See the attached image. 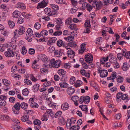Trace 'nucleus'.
Masks as SVG:
<instances>
[{
	"mask_svg": "<svg viewBox=\"0 0 130 130\" xmlns=\"http://www.w3.org/2000/svg\"><path fill=\"white\" fill-rule=\"evenodd\" d=\"M21 104V108L25 110V112H24V113L25 115L32 114L33 113V111L31 110H27V109L28 107V104L23 102Z\"/></svg>",
	"mask_w": 130,
	"mask_h": 130,
	"instance_id": "obj_1",
	"label": "nucleus"
},
{
	"mask_svg": "<svg viewBox=\"0 0 130 130\" xmlns=\"http://www.w3.org/2000/svg\"><path fill=\"white\" fill-rule=\"evenodd\" d=\"M61 61L59 60H55L54 59H52L50 61V66L55 68H58L60 67Z\"/></svg>",
	"mask_w": 130,
	"mask_h": 130,
	"instance_id": "obj_2",
	"label": "nucleus"
},
{
	"mask_svg": "<svg viewBox=\"0 0 130 130\" xmlns=\"http://www.w3.org/2000/svg\"><path fill=\"white\" fill-rule=\"evenodd\" d=\"M85 60L87 63H90L92 62L93 57L92 55L88 54L85 55Z\"/></svg>",
	"mask_w": 130,
	"mask_h": 130,
	"instance_id": "obj_3",
	"label": "nucleus"
},
{
	"mask_svg": "<svg viewBox=\"0 0 130 130\" xmlns=\"http://www.w3.org/2000/svg\"><path fill=\"white\" fill-rule=\"evenodd\" d=\"M25 28L23 27H20L19 30V31L17 29L15 30V31L14 32V36L15 37L16 36H17V34L18 33V34L19 35H22L25 32Z\"/></svg>",
	"mask_w": 130,
	"mask_h": 130,
	"instance_id": "obj_4",
	"label": "nucleus"
},
{
	"mask_svg": "<svg viewBox=\"0 0 130 130\" xmlns=\"http://www.w3.org/2000/svg\"><path fill=\"white\" fill-rule=\"evenodd\" d=\"M98 73H100V76L102 77H106L108 74L107 71L105 70H101L99 69H98Z\"/></svg>",
	"mask_w": 130,
	"mask_h": 130,
	"instance_id": "obj_5",
	"label": "nucleus"
},
{
	"mask_svg": "<svg viewBox=\"0 0 130 130\" xmlns=\"http://www.w3.org/2000/svg\"><path fill=\"white\" fill-rule=\"evenodd\" d=\"M48 1L47 0H43L38 4V5L37 6V8L38 9L40 8H43L45 7L47 4Z\"/></svg>",
	"mask_w": 130,
	"mask_h": 130,
	"instance_id": "obj_6",
	"label": "nucleus"
},
{
	"mask_svg": "<svg viewBox=\"0 0 130 130\" xmlns=\"http://www.w3.org/2000/svg\"><path fill=\"white\" fill-rule=\"evenodd\" d=\"M5 54L7 57H13L14 56V55L13 51L8 49L7 51L5 53Z\"/></svg>",
	"mask_w": 130,
	"mask_h": 130,
	"instance_id": "obj_7",
	"label": "nucleus"
},
{
	"mask_svg": "<svg viewBox=\"0 0 130 130\" xmlns=\"http://www.w3.org/2000/svg\"><path fill=\"white\" fill-rule=\"evenodd\" d=\"M29 117L28 116L24 115L23 116L21 117V120L23 122H26L28 124L31 123V122L28 120Z\"/></svg>",
	"mask_w": 130,
	"mask_h": 130,
	"instance_id": "obj_8",
	"label": "nucleus"
},
{
	"mask_svg": "<svg viewBox=\"0 0 130 130\" xmlns=\"http://www.w3.org/2000/svg\"><path fill=\"white\" fill-rule=\"evenodd\" d=\"M80 72L82 75H85L86 77L88 78L89 77L90 75V71H89L87 72H86L85 70L83 69H82Z\"/></svg>",
	"mask_w": 130,
	"mask_h": 130,
	"instance_id": "obj_9",
	"label": "nucleus"
},
{
	"mask_svg": "<svg viewBox=\"0 0 130 130\" xmlns=\"http://www.w3.org/2000/svg\"><path fill=\"white\" fill-rule=\"evenodd\" d=\"M16 7L17 8H20L22 9H25L26 8L25 5L22 3H18L16 5Z\"/></svg>",
	"mask_w": 130,
	"mask_h": 130,
	"instance_id": "obj_10",
	"label": "nucleus"
},
{
	"mask_svg": "<svg viewBox=\"0 0 130 130\" xmlns=\"http://www.w3.org/2000/svg\"><path fill=\"white\" fill-rule=\"evenodd\" d=\"M109 57L111 58L109 59V61L110 62L114 63L117 62V58L116 57L113 56L112 54H110Z\"/></svg>",
	"mask_w": 130,
	"mask_h": 130,
	"instance_id": "obj_11",
	"label": "nucleus"
},
{
	"mask_svg": "<svg viewBox=\"0 0 130 130\" xmlns=\"http://www.w3.org/2000/svg\"><path fill=\"white\" fill-rule=\"evenodd\" d=\"M67 91L68 94L70 95L75 92V90L74 88L70 87L67 88Z\"/></svg>",
	"mask_w": 130,
	"mask_h": 130,
	"instance_id": "obj_12",
	"label": "nucleus"
},
{
	"mask_svg": "<svg viewBox=\"0 0 130 130\" xmlns=\"http://www.w3.org/2000/svg\"><path fill=\"white\" fill-rule=\"evenodd\" d=\"M126 50H124L123 52V54L124 56H125L126 58L130 59V51L126 52Z\"/></svg>",
	"mask_w": 130,
	"mask_h": 130,
	"instance_id": "obj_13",
	"label": "nucleus"
},
{
	"mask_svg": "<svg viewBox=\"0 0 130 130\" xmlns=\"http://www.w3.org/2000/svg\"><path fill=\"white\" fill-rule=\"evenodd\" d=\"M26 34L27 37H30L33 35V31L31 29L29 28L27 29Z\"/></svg>",
	"mask_w": 130,
	"mask_h": 130,
	"instance_id": "obj_14",
	"label": "nucleus"
},
{
	"mask_svg": "<svg viewBox=\"0 0 130 130\" xmlns=\"http://www.w3.org/2000/svg\"><path fill=\"white\" fill-rule=\"evenodd\" d=\"M69 106L68 104L67 103H63L61 105V108L63 110H66L68 109Z\"/></svg>",
	"mask_w": 130,
	"mask_h": 130,
	"instance_id": "obj_15",
	"label": "nucleus"
},
{
	"mask_svg": "<svg viewBox=\"0 0 130 130\" xmlns=\"http://www.w3.org/2000/svg\"><path fill=\"white\" fill-rule=\"evenodd\" d=\"M20 12L19 11L15 10L12 13V16L14 18H18L20 16Z\"/></svg>",
	"mask_w": 130,
	"mask_h": 130,
	"instance_id": "obj_16",
	"label": "nucleus"
},
{
	"mask_svg": "<svg viewBox=\"0 0 130 130\" xmlns=\"http://www.w3.org/2000/svg\"><path fill=\"white\" fill-rule=\"evenodd\" d=\"M13 107L17 110H19L21 109V104L19 102L16 103L14 105Z\"/></svg>",
	"mask_w": 130,
	"mask_h": 130,
	"instance_id": "obj_17",
	"label": "nucleus"
},
{
	"mask_svg": "<svg viewBox=\"0 0 130 130\" xmlns=\"http://www.w3.org/2000/svg\"><path fill=\"white\" fill-rule=\"evenodd\" d=\"M129 66L127 62H125L123 63V66L122 67L123 70L124 71H126L128 69Z\"/></svg>",
	"mask_w": 130,
	"mask_h": 130,
	"instance_id": "obj_18",
	"label": "nucleus"
},
{
	"mask_svg": "<svg viewBox=\"0 0 130 130\" xmlns=\"http://www.w3.org/2000/svg\"><path fill=\"white\" fill-rule=\"evenodd\" d=\"M122 99L123 100H125V102H127L129 100V98L128 97L127 95L126 94L122 95Z\"/></svg>",
	"mask_w": 130,
	"mask_h": 130,
	"instance_id": "obj_19",
	"label": "nucleus"
},
{
	"mask_svg": "<svg viewBox=\"0 0 130 130\" xmlns=\"http://www.w3.org/2000/svg\"><path fill=\"white\" fill-rule=\"evenodd\" d=\"M93 4L96 6H94V7H96V9L98 10L100 9V5L99 4L98 2H97L96 0H94V1L93 2Z\"/></svg>",
	"mask_w": 130,
	"mask_h": 130,
	"instance_id": "obj_20",
	"label": "nucleus"
},
{
	"mask_svg": "<svg viewBox=\"0 0 130 130\" xmlns=\"http://www.w3.org/2000/svg\"><path fill=\"white\" fill-rule=\"evenodd\" d=\"M82 83H83L81 80H77L76 81V82L74 85V86L76 88L79 87L82 85Z\"/></svg>",
	"mask_w": 130,
	"mask_h": 130,
	"instance_id": "obj_21",
	"label": "nucleus"
},
{
	"mask_svg": "<svg viewBox=\"0 0 130 130\" xmlns=\"http://www.w3.org/2000/svg\"><path fill=\"white\" fill-rule=\"evenodd\" d=\"M57 46L59 47L63 46V47H64V45L63 41L61 40H59L57 41Z\"/></svg>",
	"mask_w": 130,
	"mask_h": 130,
	"instance_id": "obj_22",
	"label": "nucleus"
},
{
	"mask_svg": "<svg viewBox=\"0 0 130 130\" xmlns=\"http://www.w3.org/2000/svg\"><path fill=\"white\" fill-rule=\"evenodd\" d=\"M39 85L38 84L35 85L33 87V90L34 92H37L39 89Z\"/></svg>",
	"mask_w": 130,
	"mask_h": 130,
	"instance_id": "obj_23",
	"label": "nucleus"
},
{
	"mask_svg": "<svg viewBox=\"0 0 130 130\" xmlns=\"http://www.w3.org/2000/svg\"><path fill=\"white\" fill-rule=\"evenodd\" d=\"M59 84L60 86L62 88H66L68 87V84L66 82H61Z\"/></svg>",
	"mask_w": 130,
	"mask_h": 130,
	"instance_id": "obj_24",
	"label": "nucleus"
},
{
	"mask_svg": "<svg viewBox=\"0 0 130 130\" xmlns=\"http://www.w3.org/2000/svg\"><path fill=\"white\" fill-rule=\"evenodd\" d=\"M77 46V44L75 42H69L68 44V46L71 47H75Z\"/></svg>",
	"mask_w": 130,
	"mask_h": 130,
	"instance_id": "obj_25",
	"label": "nucleus"
},
{
	"mask_svg": "<svg viewBox=\"0 0 130 130\" xmlns=\"http://www.w3.org/2000/svg\"><path fill=\"white\" fill-rule=\"evenodd\" d=\"M108 59V57L107 56L106 58L105 57H103L101 59V63L103 64L105 63L106 61H107Z\"/></svg>",
	"mask_w": 130,
	"mask_h": 130,
	"instance_id": "obj_26",
	"label": "nucleus"
},
{
	"mask_svg": "<svg viewBox=\"0 0 130 130\" xmlns=\"http://www.w3.org/2000/svg\"><path fill=\"white\" fill-rule=\"evenodd\" d=\"M79 129V127L77 125L73 126L69 128L70 130H78Z\"/></svg>",
	"mask_w": 130,
	"mask_h": 130,
	"instance_id": "obj_27",
	"label": "nucleus"
},
{
	"mask_svg": "<svg viewBox=\"0 0 130 130\" xmlns=\"http://www.w3.org/2000/svg\"><path fill=\"white\" fill-rule=\"evenodd\" d=\"M3 83L4 85L6 86H8L10 85V82L8 80L5 79H3L2 80Z\"/></svg>",
	"mask_w": 130,
	"mask_h": 130,
	"instance_id": "obj_28",
	"label": "nucleus"
},
{
	"mask_svg": "<svg viewBox=\"0 0 130 130\" xmlns=\"http://www.w3.org/2000/svg\"><path fill=\"white\" fill-rule=\"evenodd\" d=\"M48 31L47 30H43L41 32L40 35L42 36H45L48 35Z\"/></svg>",
	"mask_w": 130,
	"mask_h": 130,
	"instance_id": "obj_29",
	"label": "nucleus"
},
{
	"mask_svg": "<svg viewBox=\"0 0 130 130\" xmlns=\"http://www.w3.org/2000/svg\"><path fill=\"white\" fill-rule=\"evenodd\" d=\"M22 93L23 95L24 96H27L29 93V91L27 88H25L22 91Z\"/></svg>",
	"mask_w": 130,
	"mask_h": 130,
	"instance_id": "obj_30",
	"label": "nucleus"
},
{
	"mask_svg": "<svg viewBox=\"0 0 130 130\" xmlns=\"http://www.w3.org/2000/svg\"><path fill=\"white\" fill-rule=\"evenodd\" d=\"M44 11L45 14H49L51 12V9L49 8H46L45 9Z\"/></svg>",
	"mask_w": 130,
	"mask_h": 130,
	"instance_id": "obj_31",
	"label": "nucleus"
},
{
	"mask_svg": "<svg viewBox=\"0 0 130 130\" xmlns=\"http://www.w3.org/2000/svg\"><path fill=\"white\" fill-rule=\"evenodd\" d=\"M84 27L86 28L88 27L90 28L91 25L90 24V21L88 20L84 24Z\"/></svg>",
	"mask_w": 130,
	"mask_h": 130,
	"instance_id": "obj_32",
	"label": "nucleus"
},
{
	"mask_svg": "<svg viewBox=\"0 0 130 130\" xmlns=\"http://www.w3.org/2000/svg\"><path fill=\"white\" fill-rule=\"evenodd\" d=\"M50 5L52 8L54 10L56 11L58 10L59 8L58 6L54 4H51Z\"/></svg>",
	"mask_w": 130,
	"mask_h": 130,
	"instance_id": "obj_33",
	"label": "nucleus"
},
{
	"mask_svg": "<svg viewBox=\"0 0 130 130\" xmlns=\"http://www.w3.org/2000/svg\"><path fill=\"white\" fill-rule=\"evenodd\" d=\"M113 0H104L103 1V3L104 5H107L108 3L111 4L112 3V2Z\"/></svg>",
	"mask_w": 130,
	"mask_h": 130,
	"instance_id": "obj_34",
	"label": "nucleus"
},
{
	"mask_svg": "<svg viewBox=\"0 0 130 130\" xmlns=\"http://www.w3.org/2000/svg\"><path fill=\"white\" fill-rule=\"evenodd\" d=\"M66 121L63 118H61L59 119V123L61 125H63L65 124Z\"/></svg>",
	"mask_w": 130,
	"mask_h": 130,
	"instance_id": "obj_35",
	"label": "nucleus"
},
{
	"mask_svg": "<svg viewBox=\"0 0 130 130\" xmlns=\"http://www.w3.org/2000/svg\"><path fill=\"white\" fill-rule=\"evenodd\" d=\"M90 98L88 96H86L84 98V102L85 103H88L90 100Z\"/></svg>",
	"mask_w": 130,
	"mask_h": 130,
	"instance_id": "obj_36",
	"label": "nucleus"
},
{
	"mask_svg": "<svg viewBox=\"0 0 130 130\" xmlns=\"http://www.w3.org/2000/svg\"><path fill=\"white\" fill-rule=\"evenodd\" d=\"M34 27L37 29H39L41 27V25L38 22L36 23L34 26Z\"/></svg>",
	"mask_w": 130,
	"mask_h": 130,
	"instance_id": "obj_37",
	"label": "nucleus"
},
{
	"mask_svg": "<svg viewBox=\"0 0 130 130\" xmlns=\"http://www.w3.org/2000/svg\"><path fill=\"white\" fill-rule=\"evenodd\" d=\"M8 24L10 28H13L15 25L14 22L11 21H9L8 22Z\"/></svg>",
	"mask_w": 130,
	"mask_h": 130,
	"instance_id": "obj_38",
	"label": "nucleus"
},
{
	"mask_svg": "<svg viewBox=\"0 0 130 130\" xmlns=\"http://www.w3.org/2000/svg\"><path fill=\"white\" fill-rule=\"evenodd\" d=\"M66 73V71H64L63 69H61L58 70V73L60 75H65Z\"/></svg>",
	"mask_w": 130,
	"mask_h": 130,
	"instance_id": "obj_39",
	"label": "nucleus"
},
{
	"mask_svg": "<svg viewBox=\"0 0 130 130\" xmlns=\"http://www.w3.org/2000/svg\"><path fill=\"white\" fill-rule=\"evenodd\" d=\"M72 19L71 18H69L65 21V23L66 24L69 25L72 23Z\"/></svg>",
	"mask_w": 130,
	"mask_h": 130,
	"instance_id": "obj_40",
	"label": "nucleus"
},
{
	"mask_svg": "<svg viewBox=\"0 0 130 130\" xmlns=\"http://www.w3.org/2000/svg\"><path fill=\"white\" fill-rule=\"evenodd\" d=\"M70 119H67L66 124V126L68 128H69L71 126V124L70 123Z\"/></svg>",
	"mask_w": 130,
	"mask_h": 130,
	"instance_id": "obj_41",
	"label": "nucleus"
},
{
	"mask_svg": "<svg viewBox=\"0 0 130 130\" xmlns=\"http://www.w3.org/2000/svg\"><path fill=\"white\" fill-rule=\"evenodd\" d=\"M62 113V112L61 111H58L55 115V117L56 118H57L58 117L60 116Z\"/></svg>",
	"mask_w": 130,
	"mask_h": 130,
	"instance_id": "obj_42",
	"label": "nucleus"
},
{
	"mask_svg": "<svg viewBox=\"0 0 130 130\" xmlns=\"http://www.w3.org/2000/svg\"><path fill=\"white\" fill-rule=\"evenodd\" d=\"M75 79L74 77L73 76L71 77L70 79V83L71 84H74L75 82Z\"/></svg>",
	"mask_w": 130,
	"mask_h": 130,
	"instance_id": "obj_43",
	"label": "nucleus"
},
{
	"mask_svg": "<svg viewBox=\"0 0 130 130\" xmlns=\"http://www.w3.org/2000/svg\"><path fill=\"white\" fill-rule=\"evenodd\" d=\"M72 100L74 102H77L79 100V98L77 96H74L72 97Z\"/></svg>",
	"mask_w": 130,
	"mask_h": 130,
	"instance_id": "obj_44",
	"label": "nucleus"
},
{
	"mask_svg": "<svg viewBox=\"0 0 130 130\" xmlns=\"http://www.w3.org/2000/svg\"><path fill=\"white\" fill-rule=\"evenodd\" d=\"M24 21V19L23 18L20 17L19 18L18 21V24H20L23 23Z\"/></svg>",
	"mask_w": 130,
	"mask_h": 130,
	"instance_id": "obj_45",
	"label": "nucleus"
},
{
	"mask_svg": "<svg viewBox=\"0 0 130 130\" xmlns=\"http://www.w3.org/2000/svg\"><path fill=\"white\" fill-rule=\"evenodd\" d=\"M24 82L28 85H31L32 84L31 81L28 79H25L24 80Z\"/></svg>",
	"mask_w": 130,
	"mask_h": 130,
	"instance_id": "obj_46",
	"label": "nucleus"
},
{
	"mask_svg": "<svg viewBox=\"0 0 130 130\" xmlns=\"http://www.w3.org/2000/svg\"><path fill=\"white\" fill-rule=\"evenodd\" d=\"M47 115L46 113L44 114L41 120L43 121H46L48 120L47 117Z\"/></svg>",
	"mask_w": 130,
	"mask_h": 130,
	"instance_id": "obj_47",
	"label": "nucleus"
},
{
	"mask_svg": "<svg viewBox=\"0 0 130 130\" xmlns=\"http://www.w3.org/2000/svg\"><path fill=\"white\" fill-rule=\"evenodd\" d=\"M23 55L26 54L27 52V51L24 46L22 48V50L21 51Z\"/></svg>",
	"mask_w": 130,
	"mask_h": 130,
	"instance_id": "obj_48",
	"label": "nucleus"
},
{
	"mask_svg": "<svg viewBox=\"0 0 130 130\" xmlns=\"http://www.w3.org/2000/svg\"><path fill=\"white\" fill-rule=\"evenodd\" d=\"M33 123L34 124L36 125H40L41 124L40 121L38 120H35L33 122Z\"/></svg>",
	"mask_w": 130,
	"mask_h": 130,
	"instance_id": "obj_49",
	"label": "nucleus"
},
{
	"mask_svg": "<svg viewBox=\"0 0 130 130\" xmlns=\"http://www.w3.org/2000/svg\"><path fill=\"white\" fill-rule=\"evenodd\" d=\"M62 34V31L61 30L57 31L55 32L54 33V36H59L60 35Z\"/></svg>",
	"mask_w": 130,
	"mask_h": 130,
	"instance_id": "obj_50",
	"label": "nucleus"
},
{
	"mask_svg": "<svg viewBox=\"0 0 130 130\" xmlns=\"http://www.w3.org/2000/svg\"><path fill=\"white\" fill-rule=\"evenodd\" d=\"M30 79L32 81L35 82L37 80V79L35 78L32 74H31L30 75Z\"/></svg>",
	"mask_w": 130,
	"mask_h": 130,
	"instance_id": "obj_51",
	"label": "nucleus"
},
{
	"mask_svg": "<svg viewBox=\"0 0 130 130\" xmlns=\"http://www.w3.org/2000/svg\"><path fill=\"white\" fill-rule=\"evenodd\" d=\"M71 64L70 63H65L64 65V68L66 69H69L71 67Z\"/></svg>",
	"mask_w": 130,
	"mask_h": 130,
	"instance_id": "obj_52",
	"label": "nucleus"
},
{
	"mask_svg": "<svg viewBox=\"0 0 130 130\" xmlns=\"http://www.w3.org/2000/svg\"><path fill=\"white\" fill-rule=\"evenodd\" d=\"M93 7L89 4L87 5V6L86 7L87 10L89 12H90L92 9Z\"/></svg>",
	"mask_w": 130,
	"mask_h": 130,
	"instance_id": "obj_53",
	"label": "nucleus"
},
{
	"mask_svg": "<svg viewBox=\"0 0 130 130\" xmlns=\"http://www.w3.org/2000/svg\"><path fill=\"white\" fill-rule=\"evenodd\" d=\"M41 72V73L44 74H46L48 73V70L47 69H41L40 70Z\"/></svg>",
	"mask_w": 130,
	"mask_h": 130,
	"instance_id": "obj_54",
	"label": "nucleus"
},
{
	"mask_svg": "<svg viewBox=\"0 0 130 130\" xmlns=\"http://www.w3.org/2000/svg\"><path fill=\"white\" fill-rule=\"evenodd\" d=\"M14 130H22V128L20 126L15 125L13 127Z\"/></svg>",
	"mask_w": 130,
	"mask_h": 130,
	"instance_id": "obj_55",
	"label": "nucleus"
},
{
	"mask_svg": "<svg viewBox=\"0 0 130 130\" xmlns=\"http://www.w3.org/2000/svg\"><path fill=\"white\" fill-rule=\"evenodd\" d=\"M58 13L57 12L55 11H52L51 13L49 15V16H52L54 17H56Z\"/></svg>",
	"mask_w": 130,
	"mask_h": 130,
	"instance_id": "obj_56",
	"label": "nucleus"
},
{
	"mask_svg": "<svg viewBox=\"0 0 130 130\" xmlns=\"http://www.w3.org/2000/svg\"><path fill=\"white\" fill-rule=\"evenodd\" d=\"M85 44L83 43L81 45V49L82 50V52H84V50H85Z\"/></svg>",
	"mask_w": 130,
	"mask_h": 130,
	"instance_id": "obj_57",
	"label": "nucleus"
},
{
	"mask_svg": "<svg viewBox=\"0 0 130 130\" xmlns=\"http://www.w3.org/2000/svg\"><path fill=\"white\" fill-rule=\"evenodd\" d=\"M30 106L32 107H38V104L35 103L33 102L30 105Z\"/></svg>",
	"mask_w": 130,
	"mask_h": 130,
	"instance_id": "obj_58",
	"label": "nucleus"
},
{
	"mask_svg": "<svg viewBox=\"0 0 130 130\" xmlns=\"http://www.w3.org/2000/svg\"><path fill=\"white\" fill-rule=\"evenodd\" d=\"M123 78L121 76H119L117 78V82L119 83H121L123 82Z\"/></svg>",
	"mask_w": 130,
	"mask_h": 130,
	"instance_id": "obj_59",
	"label": "nucleus"
},
{
	"mask_svg": "<svg viewBox=\"0 0 130 130\" xmlns=\"http://www.w3.org/2000/svg\"><path fill=\"white\" fill-rule=\"evenodd\" d=\"M6 102L4 100H0V105L5 106L6 104Z\"/></svg>",
	"mask_w": 130,
	"mask_h": 130,
	"instance_id": "obj_60",
	"label": "nucleus"
},
{
	"mask_svg": "<svg viewBox=\"0 0 130 130\" xmlns=\"http://www.w3.org/2000/svg\"><path fill=\"white\" fill-rule=\"evenodd\" d=\"M67 54H75V52L73 51V50L70 49L69 50H68L67 52Z\"/></svg>",
	"mask_w": 130,
	"mask_h": 130,
	"instance_id": "obj_61",
	"label": "nucleus"
},
{
	"mask_svg": "<svg viewBox=\"0 0 130 130\" xmlns=\"http://www.w3.org/2000/svg\"><path fill=\"white\" fill-rule=\"evenodd\" d=\"M55 50V47L53 46H51L49 48L48 51L52 53Z\"/></svg>",
	"mask_w": 130,
	"mask_h": 130,
	"instance_id": "obj_62",
	"label": "nucleus"
},
{
	"mask_svg": "<svg viewBox=\"0 0 130 130\" xmlns=\"http://www.w3.org/2000/svg\"><path fill=\"white\" fill-rule=\"evenodd\" d=\"M69 25V27L72 30H73L74 28L76 27V24H72Z\"/></svg>",
	"mask_w": 130,
	"mask_h": 130,
	"instance_id": "obj_63",
	"label": "nucleus"
},
{
	"mask_svg": "<svg viewBox=\"0 0 130 130\" xmlns=\"http://www.w3.org/2000/svg\"><path fill=\"white\" fill-rule=\"evenodd\" d=\"M56 22L57 23V25H61L62 24V22L61 20L60 19H56Z\"/></svg>",
	"mask_w": 130,
	"mask_h": 130,
	"instance_id": "obj_64",
	"label": "nucleus"
}]
</instances>
